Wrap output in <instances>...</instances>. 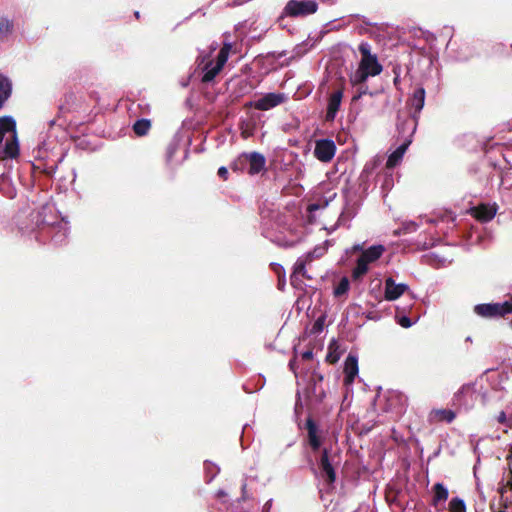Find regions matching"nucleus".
<instances>
[{"label": "nucleus", "mask_w": 512, "mask_h": 512, "mask_svg": "<svg viewBox=\"0 0 512 512\" xmlns=\"http://www.w3.org/2000/svg\"><path fill=\"white\" fill-rule=\"evenodd\" d=\"M398 81H399V79H398V77H396V78L394 79V84H397V83H398Z\"/></svg>", "instance_id": "obj_43"}, {"label": "nucleus", "mask_w": 512, "mask_h": 512, "mask_svg": "<svg viewBox=\"0 0 512 512\" xmlns=\"http://www.w3.org/2000/svg\"><path fill=\"white\" fill-rule=\"evenodd\" d=\"M305 428L307 430V439L309 446L314 452L318 451L322 444L318 425L311 417H308L306 419Z\"/></svg>", "instance_id": "obj_9"}, {"label": "nucleus", "mask_w": 512, "mask_h": 512, "mask_svg": "<svg viewBox=\"0 0 512 512\" xmlns=\"http://www.w3.org/2000/svg\"><path fill=\"white\" fill-rule=\"evenodd\" d=\"M311 259H312L311 258V253H308L305 260L299 258L296 261V263L294 265L293 273H292V275L290 277L291 285L295 286V280H296V276L297 275H302V276L306 277L305 266H306L307 262L311 261Z\"/></svg>", "instance_id": "obj_20"}, {"label": "nucleus", "mask_w": 512, "mask_h": 512, "mask_svg": "<svg viewBox=\"0 0 512 512\" xmlns=\"http://www.w3.org/2000/svg\"><path fill=\"white\" fill-rule=\"evenodd\" d=\"M358 49L362 56L359 67L366 71L370 76L379 75L383 68L378 62L376 55L371 54L369 44L362 42Z\"/></svg>", "instance_id": "obj_2"}, {"label": "nucleus", "mask_w": 512, "mask_h": 512, "mask_svg": "<svg viewBox=\"0 0 512 512\" xmlns=\"http://www.w3.org/2000/svg\"><path fill=\"white\" fill-rule=\"evenodd\" d=\"M369 264L362 258L358 257L356 267L352 271V279L360 280L368 271Z\"/></svg>", "instance_id": "obj_24"}, {"label": "nucleus", "mask_w": 512, "mask_h": 512, "mask_svg": "<svg viewBox=\"0 0 512 512\" xmlns=\"http://www.w3.org/2000/svg\"><path fill=\"white\" fill-rule=\"evenodd\" d=\"M317 209H318V205L317 204H310L309 207H308L309 211H315Z\"/></svg>", "instance_id": "obj_42"}, {"label": "nucleus", "mask_w": 512, "mask_h": 512, "mask_svg": "<svg viewBox=\"0 0 512 512\" xmlns=\"http://www.w3.org/2000/svg\"><path fill=\"white\" fill-rule=\"evenodd\" d=\"M456 418V413L451 409H432L428 415L430 424L445 422L451 423Z\"/></svg>", "instance_id": "obj_13"}, {"label": "nucleus", "mask_w": 512, "mask_h": 512, "mask_svg": "<svg viewBox=\"0 0 512 512\" xmlns=\"http://www.w3.org/2000/svg\"><path fill=\"white\" fill-rule=\"evenodd\" d=\"M271 266H272L273 271L278 276V289L284 290L286 280H285V270H284L283 266L278 263H273V264H271Z\"/></svg>", "instance_id": "obj_31"}, {"label": "nucleus", "mask_w": 512, "mask_h": 512, "mask_svg": "<svg viewBox=\"0 0 512 512\" xmlns=\"http://www.w3.org/2000/svg\"><path fill=\"white\" fill-rule=\"evenodd\" d=\"M217 174H218V176H219L222 180H224V181H226V180L228 179V175H229V173H228L227 168H226V167H224V166H222V167H220V168L218 169Z\"/></svg>", "instance_id": "obj_39"}, {"label": "nucleus", "mask_w": 512, "mask_h": 512, "mask_svg": "<svg viewBox=\"0 0 512 512\" xmlns=\"http://www.w3.org/2000/svg\"><path fill=\"white\" fill-rule=\"evenodd\" d=\"M433 497L431 505L437 507L440 502H445L448 499V489L442 483H436L432 487Z\"/></svg>", "instance_id": "obj_17"}, {"label": "nucleus", "mask_w": 512, "mask_h": 512, "mask_svg": "<svg viewBox=\"0 0 512 512\" xmlns=\"http://www.w3.org/2000/svg\"><path fill=\"white\" fill-rule=\"evenodd\" d=\"M343 372L345 375L343 380L344 385H352L359 372L357 356L349 354L346 357Z\"/></svg>", "instance_id": "obj_10"}, {"label": "nucleus", "mask_w": 512, "mask_h": 512, "mask_svg": "<svg viewBox=\"0 0 512 512\" xmlns=\"http://www.w3.org/2000/svg\"><path fill=\"white\" fill-rule=\"evenodd\" d=\"M323 379H324V377H323V375H322V374H318V373H314V374H313V380H314L315 384H316L317 382H322V381H323Z\"/></svg>", "instance_id": "obj_41"}, {"label": "nucleus", "mask_w": 512, "mask_h": 512, "mask_svg": "<svg viewBox=\"0 0 512 512\" xmlns=\"http://www.w3.org/2000/svg\"><path fill=\"white\" fill-rule=\"evenodd\" d=\"M203 70H204V74L202 76L201 81L203 83H209L214 80V78L220 73L222 68L219 67L218 65L214 64L212 60H209L204 65Z\"/></svg>", "instance_id": "obj_19"}, {"label": "nucleus", "mask_w": 512, "mask_h": 512, "mask_svg": "<svg viewBox=\"0 0 512 512\" xmlns=\"http://www.w3.org/2000/svg\"><path fill=\"white\" fill-rule=\"evenodd\" d=\"M325 316L319 317L312 326V333H320L324 328Z\"/></svg>", "instance_id": "obj_36"}, {"label": "nucleus", "mask_w": 512, "mask_h": 512, "mask_svg": "<svg viewBox=\"0 0 512 512\" xmlns=\"http://www.w3.org/2000/svg\"><path fill=\"white\" fill-rule=\"evenodd\" d=\"M497 213V206L490 204H479L471 208L470 214L479 222L487 223L491 221Z\"/></svg>", "instance_id": "obj_7"}, {"label": "nucleus", "mask_w": 512, "mask_h": 512, "mask_svg": "<svg viewBox=\"0 0 512 512\" xmlns=\"http://www.w3.org/2000/svg\"><path fill=\"white\" fill-rule=\"evenodd\" d=\"M231 169L234 172L238 171H244L247 167V156L246 153H242L240 156H238L233 163L231 164Z\"/></svg>", "instance_id": "obj_33"}, {"label": "nucleus", "mask_w": 512, "mask_h": 512, "mask_svg": "<svg viewBox=\"0 0 512 512\" xmlns=\"http://www.w3.org/2000/svg\"><path fill=\"white\" fill-rule=\"evenodd\" d=\"M357 88L355 95L352 97V101L356 102L358 101L363 95L370 94L373 95V93L369 92L368 86L364 83L362 85L355 86Z\"/></svg>", "instance_id": "obj_35"}, {"label": "nucleus", "mask_w": 512, "mask_h": 512, "mask_svg": "<svg viewBox=\"0 0 512 512\" xmlns=\"http://www.w3.org/2000/svg\"><path fill=\"white\" fill-rule=\"evenodd\" d=\"M11 95V84L7 78L0 75V108Z\"/></svg>", "instance_id": "obj_25"}, {"label": "nucleus", "mask_w": 512, "mask_h": 512, "mask_svg": "<svg viewBox=\"0 0 512 512\" xmlns=\"http://www.w3.org/2000/svg\"><path fill=\"white\" fill-rule=\"evenodd\" d=\"M510 325L512 326V319H511Z\"/></svg>", "instance_id": "obj_45"}, {"label": "nucleus", "mask_w": 512, "mask_h": 512, "mask_svg": "<svg viewBox=\"0 0 512 512\" xmlns=\"http://www.w3.org/2000/svg\"><path fill=\"white\" fill-rule=\"evenodd\" d=\"M301 356H302L303 360L309 361L313 358V351L307 350V351L303 352Z\"/></svg>", "instance_id": "obj_40"}, {"label": "nucleus", "mask_w": 512, "mask_h": 512, "mask_svg": "<svg viewBox=\"0 0 512 512\" xmlns=\"http://www.w3.org/2000/svg\"><path fill=\"white\" fill-rule=\"evenodd\" d=\"M286 97L283 93H267L260 99L250 102L249 106L260 111H267L282 103H284Z\"/></svg>", "instance_id": "obj_4"}, {"label": "nucleus", "mask_w": 512, "mask_h": 512, "mask_svg": "<svg viewBox=\"0 0 512 512\" xmlns=\"http://www.w3.org/2000/svg\"><path fill=\"white\" fill-rule=\"evenodd\" d=\"M369 76L370 75L366 71L358 67V69L350 76V82L354 87L362 85L366 82Z\"/></svg>", "instance_id": "obj_29"}, {"label": "nucleus", "mask_w": 512, "mask_h": 512, "mask_svg": "<svg viewBox=\"0 0 512 512\" xmlns=\"http://www.w3.org/2000/svg\"><path fill=\"white\" fill-rule=\"evenodd\" d=\"M19 155V145L17 141L16 135H13L11 141H7L4 147V157L3 158H16Z\"/></svg>", "instance_id": "obj_22"}, {"label": "nucleus", "mask_w": 512, "mask_h": 512, "mask_svg": "<svg viewBox=\"0 0 512 512\" xmlns=\"http://www.w3.org/2000/svg\"><path fill=\"white\" fill-rule=\"evenodd\" d=\"M151 126H152V124L149 119L142 118V119L137 120L133 124L132 129H133V132L135 133V135H137L138 137H143L148 134V132L151 129Z\"/></svg>", "instance_id": "obj_21"}, {"label": "nucleus", "mask_w": 512, "mask_h": 512, "mask_svg": "<svg viewBox=\"0 0 512 512\" xmlns=\"http://www.w3.org/2000/svg\"><path fill=\"white\" fill-rule=\"evenodd\" d=\"M247 156V172L250 175H256L260 173L266 164V159L264 155L259 152H250L246 153Z\"/></svg>", "instance_id": "obj_11"}, {"label": "nucleus", "mask_w": 512, "mask_h": 512, "mask_svg": "<svg viewBox=\"0 0 512 512\" xmlns=\"http://www.w3.org/2000/svg\"><path fill=\"white\" fill-rule=\"evenodd\" d=\"M408 290H409V286L407 284H404V283L396 284L392 277H388L385 279L384 297L388 301L397 300Z\"/></svg>", "instance_id": "obj_8"}, {"label": "nucleus", "mask_w": 512, "mask_h": 512, "mask_svg": "<svg viewBox=\"0 0 512 512\" xmlns=\"http://www.w3.org/2000/svg\"><path fill=\"white\" fill-rule=\"evenodd\" d=\"M466 504L465 502L459 498L454 497L449 502V512H466Z\"/></svg>", "instance_id": "obj_32"}, {"label": "nucleus", "mask_w": 512, "mask_h": 512, "mask_svg": "<svg viewBox=\"0 0 512 512\" xmlns=\"http://www.w3.org/2000/svg\"><path fill=\"white\" fill-rule=\"evenodd\" d=\"M416 120L411 117H406L405 119L401 120L399 118V122L397 123V129L399 133H405L406 130H410L411 134L415 132L416 130Z\"/></svg>", "instance_id": "obj_27"}, {"label": "nucleus", "mask_w": 512, "mask_h": 512, "mask_svg": "<svg viewBox=\"0 0 512 512\" xmlns=\"http://www.w3.org/2000/svg\"><path fill=\"white\" fill-rule=\"evenodd\" d=\"M318 4L314 0H290L285 7V12L291 17L307 16L314 14Z\"/></svg>", "instance_id": "obj_3"}, {"label": "nucleus", "mask_w": 512, "mask_h": 512, "mask_svg": "<svg viewBox=\"0 0 512 512\" xmlns=\"http://www.w3.org/2000/svg\"><path fill=\"white\" fill-rule=\"evenodd\" d=\"M341 352L339 346L335 340H333L328 346V353L326 355V362L329 364H335L339 361Z\"/></svg>", "instance_id": "obj_26"}, {"label": "nucleus", "mask_w": 512, "mask_h": 512, "mask_svg": "<svg viewBox=\"0 0 512 512\" xmlns=\"http://www.w3.org/2000/svg\"><path fill=\"white\" fill-rule=\"evenodd\" d=\"M349 289V280L347 277L341 278L338 285L334 289V296L339 297L347 293Z\"/></svg>", "instance_id": "obj_34"}, {"label": "nucleus", "mask_w": 512, "mask_h": 512, "mask_svg": "<svg viewBox=\"0 0 512 512\" xmlns=\"http://www.w3.org/2000/svg\"><path fill=\"white\" fill-rule=\"evenodd\" d=\"M410 143H411V140L406 139L395 151H393L389 155L387 162H386V167L388 169H393L401 162Z\"/></svg>", "instance_id": "obj_14"}, {"label": "nucleus", "mask_w": 512, "mask_h": 512, "mask_svg": "<svg viewBox=\"0 0 512 512\" xmlns=\"http://www.w3.org/2000/svg\"><path fill=\"white\" fill-rule=\"evenodd\" d=\"M230 49H231L230 44H224L217 55V60H216L215 64L218 65L219 67H221L222 69L228 60Z\"/></svg>", "instance_id": "obj_30"}, {"label": "nucleus", "mask_w": 512, "mask_h": 512, "mask_svg": "<svg viewBox=\"0 0 512 512\" xmlns=\"http://www.w3.org/2000/svg\"><path fill=\"white\" fill-rule=\"evenodd\" d=\"M135 16H136L137 18H139V12H136V13H135Z\"/></svg>", "instance_id": "obj_44"}, {"label": "nucleus", "mask_w": 512, "mask_h": 512, "mask_svg": "<svg viewBox=\"0 0 512 512\" xmlns=\"http://www.w3.org/2000/svg\"><path fill=\"white\" fill-rule=\"evenodd\" d=\"M13 22L5 17H0V41L6 39L13 31Z\"/></svg>", "instance_id": "obj_28"}, {"label": "nucleus", "mask_w": 512, "mask_h": 512, "mask_svg": "<svg viewBox=\"0 0 512 512\" xmlns=\"http://www.w3.org/2000/svg\"><path fill=\"white\" fill-rule=\"evenodd\" d=\"M500 494L498 503V512H512V493L507 489V486L498 488Z\"/></svg>", "instance_id": "obj_15"}, {"label": "nucleus", "mask_w": 512, "mask_h": 512, "mask_svg": "<svg viewBox=\"0 0 512 512\" xmlns=\"http://www.w3.org/2000/svg\"><path fill=\"white\" fill-rule=\"evenodd\" d=\"M425 103V89L419 87L414 90L412 97L409 99V104L414 109V113L418 114L422 110Z\"/></svg>", "instance_id": "obj_16"}, {"label": "nucleus", "mask_w": 512, "mask_h": 512, "mask_svg": "<svg viewBox=\"0 0 512 512\" xmlns=\"http://www.w3.org/2000/svg\"><path fill=\"white\" fill-rule=\"evenodd\" d=\"M398 323L403 327V328H409L411 327L412 325V322H411V319L407 316H402Z\"/></svg>", "instance_id": "obj_38"}, {"label": "nucleus", "mask_w": 512, "mask_h": 512, "mask_svg": "<svg viewBox=\"0 0 512 512\" xmlns=\"http://www.w3.org/2000/svg\"><path fill=\"white\" fill-rule=\"evenodd\" d=\"M474 312L482 318H499L512 313V296L503 303H483L474 306Z\"/></svg>", "instance_id": "obj_1"}, {"label": "nucleus", "mask_w": 512, "mask_h": 512, "mask_svg": "<svg viewBox=\"0 0 512 512\" xmlns=\"http://www.w3.org/2000/svg\"><path fill=\"white\" fill-rule=\"evenodd\" d=\"M336 152L335 143L329 139H321L316 141L314 156L321 162H330Z\"/></svg>", "instance_id": "obj_5"}, {"label": "nucleus", "mask_w": 512, "mask_h": 512, "mask_svg": "<svg viewBox=\"0 0 512 512\" xmlns=\"http://www.w3.org/2000/svg\"><path fill=\"white\" fill-rule=\"evenodd\" d=\"M384 250V246L374 245L364 250L359 257L364 259L368 264H370L378 260L382 256Z\"/></svg>", "instance_id": "obj_18"}, {"label": "nucleus", "mask_w": 512, "mask_h": 512, "mask_svg": "<svg viewBox=\"0 0 512 512\" xmlns=\"http://www.w3.org/2000/svg\"><path fill=\"white\" fill-rule=\"evenodd\" d=\"M342 97H343L342 90L334 91L330 95V97L328 99L327 111H326V115H325V120L327 122L334 121L336 114L340 108Z\"/></svg>", "instance_id": "obj_12"}, {"label": "nucleus", "mask_w": 512, "mask_h": 512, "mask_svg": "<svg viewBox=\"0 0 512 512\" xmlns=\"http://www.w3.org/2000/svg\"><path fill=\"white\" fill-rule=\"evenodd\" d=\"M7 132H13V135H16V122L11 117L0 118V135L2 140Z\"/></svg>", "instance_id": "obj_23"}, {"label": "nucleus", "mask_w": 512, "mask_h": 512, "mask_svg": "<svg viewBox=\"0 0 512 512\" xmlns=\"http://www.w3.org/2000/svg\"><path fill=\"white\" fill-rule=\"evenodd\" d=\"M496 419L498 423L506 425L508 427H512V420L507 418L506 413L504 411H501L496 417Z\"/></svg>", "instance_id": "obj_37"}, {"label": "nucleus", "mask_w": 512, "mask_h": 512, "mask_svg": "<svg viewBox=\"0 0 512 512\" xmlns=\"http://www.w3.org/2000/svg\"><path fill=\"white\" fill-rule=\"evenodd\" d=\"M321 476L328 485H332L336 481V472L329 459V450L324 448L321 453L319 462Z\"/></svg>", "instance_id": "obj_6"}]
</instances>
